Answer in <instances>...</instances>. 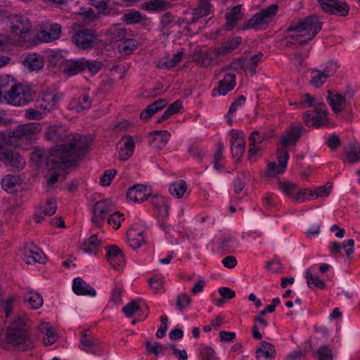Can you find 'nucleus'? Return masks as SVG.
Returning a JSON list of instances; mask_svg holds the SVG:
<instances>
[{
    "mask_svg": "<svg viewBox=\"0 0 360 360\" xmlns=\"http://www.w3.org/2000/svg\"><path fill=\"white\" fill-rule=\"evenodd\" d=\"M45 137L56 143H63L47 156L46 166L49 170L73 165L81 160L90 146V141L86 136L73 134L63 125L50 126L45 131Z\"/></svg>",
    "mask_w": 360,
    "mask_h": 360,
    "instance_id": "nucleus-1",
    "label": "nucleus"
},
{
    "mask_svg": "<svg viewBox=\"0 0 360 360\" xmlns=\"http://www.w3.org/2000/svg\"><path fill=\"white\" fill-rule=\"evenodd\" d=\"M322 22L316 15L307 16L298 22L291 25L288 28V32H294L295 34L290 35L289 38L295 41V44L304 46L311 40L321 30ZM294 44L293 41H287V45Z\"/></svg>",
    "mask_w": 360,
    "mask_h": 360,
    "instance_id": "nucleus-2",
    "label": "nucleus"
},
{
    "mask_svg": "<svg viewBox=\"0 0 360 360\" xmlns=\"http://www.w3.org/2000/svg\"><path fill=\"white\" fill-rule=\"evenodd\" d=\"M11 32L15 40L20 45L32 46L37 44L36 32L32 30L30 20L22 15H11L8 17Z\"/></svg>",
    "mask_w": 360,
    "mask_h": 360,
    "instance_id": "nucleus-3",
    "label": "nucleus"
},
{
    "mask_svg": "<svg viewBox=\"0 0 360 360\" xmlns=\"http://www.w3.org/2000/svg\"><path fill=\"white\" fill-rule=\"evenodd\" d=\"M8 343L20 350H26L32 347L31 335L25 321L22 317L15 319L6 332Z\"/></svg>",
    "mask_w": 360,
    "mask_h": 360,
    "instance_id": "nucleus-4",
    "label": "nucleus"
},
{
    "mask_svg": "<svg viewBox=\"0 0 360 360\" xmlns=\"http://www.w3.org/2000/svg\"><path fill=\"white\" fill-rule=\"evenodd\" d=\"M277 4H272L266 8L261 10L248 21L245 22L241 29L249 30L252 28H257L259 25L269 24L277 13Z\"/></svg>",
    "mask_w": 360,
    "mask_h": 360,
    "instance_id": "nucleus-5",
    "label": "nucleus"
},
{
    "mask_svg": "<svg viewBox=\"0 0 360 360\" xmlns=\"http://www.w3.org/2000/svg\"><path fill=\"white\" fill-rule=\"evenodd\" d=\"M8 103L14 105H25L33 99V91L31 89L22 84L14 85Z\"/></svg>",
    "mask_w": 360,
    "mask_h": 360,
    "instance_id": "nucleus-6",
    "label": "nucleus"
},
{
    "mask_svg": "<svg viewBox=\"0 0 360 360\" xmlns=\"http://www.w3.org/2000/svg\"><path fill=\"white\" fill-rule=\"evenodd\" d=\"M97 36L91 30L84 29L75 32L72 37V42L81 49H88L96 44Z\"/></svg>",
    "mask_w": 360,
    "mask_h": 360,
    "instance_id": "nucleus-7",
    "label": "nucleus"
},
{
    "mask_svg": "<svg viewBox=\"0 0 360 360\" xmlns=\"http://www.w3.org/2000/svg\"><path fill=\"white\" fill-rule=\"evenodd\" d=\"M322 10L330 14L338 13L341 16H345L349 13L348 5L340 0H317Z\"/></svg>",
    "mask_w": 360,
    "mask_h": 360,
    "instance_id": "nucleus-8",
    "label": "nucleus"
},
{
    "mask_svg": "<svg viewBox=\"0 0 360 360\" xmlns=\"http://www.w3.org/2000/svg\"><path fill=\"white\" fill-rule=\"evenodd\" d=\"M106 250V259L110 265L115 269H118L122 268L124 263V253L122 250L117 245H107Z\"/></svg>",
    "mask_w": 360,
    "mask_h": 360,
    "instance_id": "nucleus-9",
    "label": "nucleus"
},
{
    "mask_svg": "<svg viewBox=\"0 0 360 360\" xmlns=\"http://www.w3.org/2000/svg\"><path fill=\"white\" fill-rule=\"evenodd\" d=\"M41 127L38 123H27L18 126L11 132V136L18 139H30L31 136L39 132Z\"/></svg>",
    "mask_w": 360,
    "mask_h": 360,
    "instance_id": "nucleus-10",
    "label": "nucleus"
},
{
    "mask_svg": "<svg viewBox=\"0 0 360 360\" xmlns=\"http://www.w3.org/2000/svg\"><path fill=\"white\" fill-rule=\"evenodd\" d=\"M218 87L212 90V96H216L217 94L219 96H225L228 92L233 89L236 85V75L226 73L224 78L218 82Z\"/></svg>",
    "mask_w": 360,
    "mask_h": 360,
    "instance_id": "nucleus-11",
    "label": "nucleus"
},
{
    "mask_svg": "<svg viewBox=\"0 0 360 360\" xmlns=\"http://www.w3.org/2000/svg\"><path fill=\"white\" fill-rule=\"evenodd\" d=\"M306 129L300 124H293L281 136V143L285 146L295 145L300 139L301 134Z\"/></svg>",
    "mask_w": 360,
    "mask_h": 360,
    "instance_id": "nucleus-12",
    "label": "nucleus"
},
{
    "mask_svg": "<svg viewBox=\"0 0 360 360\" xmlns=\"http://www.w3.org/2000/svg\"><path fill=\"white\" fill-rule=\"evenodd\" d=\"M0 160L18 169H22L25 165L24 158L18 153L6 149L0 152Z\"/></svg>",
    "mask_w": 360,
    "mask_h": 360,
    "instance_id": "nucleus-13",
    "label": "nucleus"
},
{
    "mask_svg": "<svg viewBox=\"0 0 360 360\" xmlns=\"http://www.w3.org/2000/svg\"><path fill=\"white\" fill-rule=\"evenodd\" d=\"M327 101L335 114L342 111L346 105L345 96L335 91V90H328L327 91Z\"/></svg>",
    "mask_w": 360,
    "mask_h": 360,
    "instance_id": "nucleus-14",
    "label": "nucleus"
},
{
    "mask_svg": "<svg viewBox=\"0 0 360 360\" xmlns=\"http://www.w3.org/2000/svg\"><path fill=\"white\" fill-rule=\"evenodd\" d=\"M150 195L147 187L143 184H136L129 188L127 197L134 202L140 203L146 200Z\"/></svg>",
    "mask_w": 360,
    "mask_h": 360,
    "instance_id": "nucleus-15",
    "label": "nucleus"
},
{
    "mask_svg": "<svg viewBox=\"0 0 360 360\" xmlns=\"http://www.w3.org/2000/svg\"><path fill=\"white\" fill-rule=\"evenodd\" d=\"M119 144L122 146L119 150V158L120 160H128L133 154L135 143L133 137L130 135L124 136L120 141Z\"/></svg>",
    "mask_w": 360,
    "mask_h": 360,
    "instance_id": "nucleus-16",
    "label": "nucleus"
},
{
    "mask_svg": "<svg viewBox=\"0 0 360 360\" xmlns=\"http://www.w3.org/2000/svg\"><path fill=\"white\" fill-rule=\"evenodd\" d=\"M72 290L77 295H89L94 297L96 290L81 278H75L72 283Z\"/></svg>",
    "mask_w": 360,
    "mask_h": 360,
    "instance_id": "nucleus-17",
    "label": "nucleus"
},
{
    "mask_svg": "<svg viewBox=\"0 0 360 360\" xmlns=\"http://www.w3.org/2000/svg\"><path fill=\"white\" fill-rule=\"evenodd\" d=\"M276 356V350L273 345L263 341L256 350L257 360H272Z\"/></svg>",
    "mask_w": 360,
    "mask_h": 360,
    "instance_id": "nucleus-18",
    "label": "nucleus"
},
{
    "mask_svg": "<svg viewBox=\"0 0 360 360\" xmlns=\"http://www.w3.org/2000/svg\"><path fill=\"white\" fill-rule=\"evenodd\" d=\"M241 8L242 5H237L226 13V27L227 29H232L240 20L243 19V13L241 12Z\"/></svg>",
    "mask_w": 360,
    "mask_h": 360,
    "instance_id": "nucleus-19",
    "label": "nucleus"
},
{
    "mask_svg": "<svg viewBox=\"0 0 360 360\" xmlns=\"http://www.w3.org/2000/svg\"><path fill=\"white\" fill-rule=\"evenodd\" d=\"M14 85L15 84L9 75H4L0 76V101H2L3 99L8 101Z\"/></svg>",
    "mask_w": 360,
    "mask_h": 360,
    "instance_id": "nucleus-20",
    "label": "nucleus"
},
{
    "mask_svg": "<svg viewBox=\"0 0 360 360\" xmlns=\"http://www.w3.org/2000/svg\"><path fill=\"white\" fill-rule=\"evenodd\" d=\"M167 105L165 99H159L148 105V107L140 114V118L143 120H148L158 111L162 110Z\"/></svg>",
    "mask_w": 360,
    "mask_h": 360,
    "instance_id": "nucleus-21",
    "label": "nucleus"
},
{
    "mask_svg": "<svg viewBox=\"0 0 360 360\" xmlns=\"http://www.w3.org/2000/svg\"><path fill=\"white\" fill-rule=\"evenodd\" d=\"M304 122L307 127H314L319 128L321 126L326 125L328 122L326 120V115H311L309 111L304 113Z\"/></svg>",
    "mask_w": 360,
    "mask_h": 360,
    "instance_id": "nucleus-22",
    "label": "nucleus"
},
{
    "mask_svg": "<svg viewBox=\"0 0 360 360\" xmlns=\"http://www.w3.org/2000/svg\"><path fill=\"white\" fill-rule=\"evenodd\" d=\"M242 39L240 37H236L230 39L223 43L221 46L217 47V53L221 56L226 55L235 50L241 43Z\"/></svg>",
    "mask_w": 360,
    "mask_h": 360,
    "instance_id": "nucleus-23",
    "label": "nucleus"
},
{
    "mask_svg": "<svg viewBox=\"0 0 360 360\" xmlns=\"http://www.w3.org/2000/svg\"><path fill=\"white\" fill-rule=\"evenodd\" d=\"M170 7V4L167 0H150L146 2L142 8L148 11L163 12Z\"/></svg>",
    "mask_w": 360,
    "mask_h": 360,
    "instance_id": "nucleus-24",
    "label": "nucleus"
},
{
    "mask_svg": "<svg viewBox=\"0 0 360 360\" xmlns=\"http://www.w3.org/2000/svg\"><path fill=\"white\" fill-rule=\"evenodd\" d=\"M23 63L30 71L39 70L44 65L42 58L37 53L27 55L25 58Z\"/></svg>",
    "mask_w": 360,
    "mask_h": 360,
    "instance_id": "nucleus-25",
    "label": "nucleus"
},
{
    "mask_svg": "<svg viewBox=\"0 0 360 360\" xmlns=\"http://www.w3.org/2000/svg\"><path fill=\"white\" fill-rule=\"evenodd\" d=\"M127 241L129 246L136 250L140 248L144 243L143 232H137L136 230L131 229L127 233Z\"/></svg>",
    "mask_w": 360,
    "mask_h": 360,
    "instance_id": "nucleus-26",
    "label": "nucleus"
},
{
    "mask_svg": "<svg viewBox=\"0 0 360 360\" xmlns=\"http://www.w3.org/2000/svg\"><path fill=\"white\" fill-rule=\"evenodd\" d=\"M84 58L70 61L63 69V72L70 75H75L84 71Z\"/></svg>",
    "mask_w": 360,
    "mask_h": 360,
    "instance_id": "nucleus-27",
    "label": "nucleus"
},
{
    "mask_svg": "<svg viewBox=\"0 0 360 360\" xmlns=\"http://www.w3.org/2000/svg\"><path fill=\"white\" fill-rule=\"evenodd\" d=\"M91 105V101L87 94L81 95L77 101H72L70 106L77 112H80L84 110L89 109Z\"/></svg>",
    "mask_w": 360,
    "mask_h": 360,
    "instance_id": "nucleus-28",
    "label": "nucleus"
},
{
    "mask_svg": "<svg viewBox=\"0 0 360 360\" xmlns=\"http://www.w3.org/2000/svg\"><path fill=\"white\" fill-rule=\"evenodd\" d=\"M345 158L350 164L360 161V144L350 143L349 150L345 153Z\"/></svg>",
    "mask_w": 360,
    "mask_h": 360,
    "instance_id": "nucleus-29",
    "label": "nucleus"
},
{
    "mask_svg": "<svg viewBox=\"0 0 360 360\" xmlns=\"http://www.w3.org/2000/svg\"><path fill=\"white\" fill-rule=\"evenodd\" d=\"M101 245V241L98 240L97 236L94 234L91 235L88 240L84 241L80 249L88 253H96V248Z\"/></svg>",
    "mask_w": 360,
    "mask_h": 360,
    "instance_id": "nucleus-30",
    "label": "nucleus"
},
{
    "mask_svg": "<svg viewBox=\"0 0 360 360\" xmlns=\"http://www.w3.org/2000/svg\"><path fill=\"white\" fill-rule=\"evenodd\" d=\"M328 77L321 70L313 69L311 71V80L309 83L316 88L321 87L326 82Z\"/></svg>",
    "mask_w": 360,
    "mask_h": 360,
    "instance_id": "nucleus-31",
    "label": "nucleus"
},
{
    "mask_svg": "<svg viewBox=\"0 0 360 360\" xmlns=\"http://www.w3.org/2000/svg\"><path fill=\"white\" fill-rule=\"evenodd\" d=\"M138 43L134 39H124L122 41L118 44L117 50L120 53L124 54H129L132 51L137 48Z\"/></svg>",
    "mask_w": 360,
    "mask_h": 360,
    "instance_id": "nucleus-32",
    "label": "nucleus"
},
{
    "mask_svg": "<svg viewBox=\"0 0 360 360\" xmlns=\"http://www.w3.org/2000/svg\"><path fill=\"white\" fill-rule=\"evenodd\" d=\"M25 301H27L33 309H39L43 304L42 297L37 292H30L25 295Z\"/></svg>",
    "mask_w": 360,
    "mask_h": 360,
    "instance_id": "nucleus-33",
    "label": "nucleus"
},
{
    "mask_svg": "<svg viewBox=\"0 0 360 360\" xmlns=\"http://www.w3.org/2000/svg\"><path fill=\"white\" fill-rule=\"evenodd\" d=\"M112 210L110 202L108 199L97 202L93 209V212H96L97 214L105 217L109 212Z\"/></svg>",
    "mask_w": 360,
    "mask_h": 360,
    "instance_id": "nucleus-34",
    "label": "nucleus"
},
{
    "mask_svg": "<svg viewBox=\"0 0 360 360\" xmlns=\"http://www.w3.org/2000/svg\"><path fill=\"white\" fill-rule=\"evenodd\" d=\"M186 184L184 181H181L179 182L172 183L169 188V193L177 198H181L186 191Z\"/></svg>",
    "mask_w": 360,
    "mask_h": 360,
    "instance_id": "nucleus-35",
    "label": "nucleus"
},
{
    "mask_svg": "<svg viewBox=\"0 0 360 360\" xmlns=\"http://www.w3.org/2000/svg\"><path fill=\"white\" fill-rule=\"evenodd\" d=\"M46 256L41 250H30L28 251V255L26 256V263L28 264H34V263H41L43 264L45 262Z\"/></svg>",
    "mask_w": 360,
    "mask_h": 360,
    "instance_id": "nucleus-36",
    "label": "nucleus"
},
{
    "mask_svg": "<svg viewBox=\"0 0 360 360\" xmlns=\"http://www.w3.org/2000/svg\"><path fill=\"white\" fill-rule=\"evenodd\" d=\"M109 37L112 41H122L126 37V30L124 27L114 26L109 30Z\"/></svg>",
    "mask_w": 360,
    "mask_h": 360,
    "instance_id": "nucleus-37",
    "label": "nucleus"
},
{
    "mask_svg": "<svg viewBox=\"0 0 360 360\" xmlns=\"http://www.w3.org/2000/svg\"><path fill=\"white\" fill-rule=\"evenodd\" d=\"M20 184V179L17 176L6 175L1 179V186L5 191L15 188Z\"/></svg>",
    "mask_w": 360,
    "mask_h": 360,
    "instance_id": "nucleus-38",
    "label": "nucleus"
},
{
    "mask_svg": "<svg viewBox=\"0 0 360 360\" xmlns=\"http://www.w3.org/2000/svg\"><path fill=\"white\" fill-rule=\"evenodd\" d=\"M82 347L81 349L86 352H91L95 354L96 348L99 345V342L94 338H81L80 340Z\"/></svg>",
    "mask_w": 360,
    "mask_h": 360,
    "instance_id": "nucleus-39",
    "label": "nucleus"
},
{
    "mask_svg": "<svg viewBox=\"0 0 360 360\" xmlns=\"http://www.w3.org/2000/svg\"><path fill=\"white\" fill-rule=\"evenodd\" d=\"M210 0H199V5L195 9V15L197 18H202L207 15L211 11Z\"/></svg>",
    "mask_w": 360,
    "mask_h": 360,
    "instance_id": "nucleus-40",
    "label": "nucleus"
},
{
    "mask_svg": "<svg viewBox=\"0 0 360 360\" xmlns=\"http://www.w3.org/2000/svg\"><path fill=\"white\" fill-rule=\"evenodd\" d=\"M278 186L283 193L292 197V199L294 197L293 194L297 193L299 189L295 184L291 182L279 181Z\"/></svg>",
    "mask_w": 360,
    "mask_h": 360,
    "instance_id": "nucleus-41",
    "label": "nucleus"
},
{
    "mask_svg": "<svg viewBox=\"0 0 360 360\" xmlns=\"http://www.w3.org/2000/svg\"><path fill=\"white\" fill-rule=\"evenodd\" d=\"M317 360H333L332 349L328 345H321L316 353Z\"/></svg>",
    "mask_w": 360,
    "mask_h": 360,
    "instance_id": "nucleus-42",
    "label": "nucleus"
},
{
    "mask_svg": "<svg viewBox=\"0 0 360 360\" xmlns=\"http://www.w3.org/2000/svg\"><path fill=\"white\" fill-rule=\"evenodd\" d=\"M84 71L87 70L91 75H94L98 73L103 66L101 62L95 60H86L84 58Z\"/></svg>",
    "mask_w": 360,
    "mask_h": 360,
    "instance_id": "nucleus-43",
    "label": "nucleus"
},
{
    "mask_svg": "<svg viewBox=\"0 0 360 360\" xmlns=\"http://www.w3.org/2000/svg\"><path fill=\"white\" fill-rule=\"evenodd\" d=\"M229 67L232 68L237 71L243 70L246 72L249 67L248 60L244 57H240L237 58H234L232 62L229 64Z\"/></svg>",
    "mask_w": 360,
    "mask_h": 360,
    "instance_id": "nucleus-44",
    "label": "nucleus"
},
{
    "mask_svg": "<svg viewBox=\"0 0 360 360\" xmlns=\"http://www.w3.org/2000/svg\"><path fill=\"white\" fill-rule=\"evenodd\" d=\"M232 156L238 160L243 155L245 150V142L244 139H240L238 142L231 143Z\"/></svg>",
    "mask_w": 360,
    "mask_h": 360,
    "instance_id": "nucleus-45",
    "label": "nucleus"
},
{
    "mask_svg": "<svg viewBox=\"0 0 360 360\" xmlns=\"http://www.w3.org/2000/svg\"><path fill=\"white\" fill-rule=\"evenodd\" d=\"M276 158L281 172H284L287 167L288 160L289 159V153L286 149L283 148H278L276 152Z\"/></svg>",
    "mask_w": 360,
    "mask_h": 360,
    "instance_id": "nucleus-46",
    "label": "nucleus"
},
{
    "mask_svg": "<svg viewBox=\"0 0 360 360\" xmlns=\"http://www.w3.org/2000/svg\"><path fill=\"white\" fill-rule=\"evenodd\" d=\"M201 360H219L214 350L208 346L201 345L200 347Z\"/></svg>",
    "mask_w": 360,
    "mask_h": 360,
    "instance_id": "nucleus-47",
    "label": "nucleus"
},
{
    "mask_svg": "<svg viewBox=\"0 0 360 360\" xmlns=\"http://www.w3.org/2000/svg\"><path fill=\"white\" fill-rule=\"evenodd\" d=\"M42 100L47 103V104H46L44 106L43 105V104L41 103L40 105L41 107H43L44 110H47L48 111H51V110H53L56 103H58V100H59V98L57 95L56 94H45L44 96L43 97Z\"/></svg>",
    "mask_w": 360,
    "mask_h": 360,
    "instance_id": "nucleus-48",
    "label": "nucleus"
},
{
    "mask_svg": "<svg viewBox=\"0 0 360 360\" xmlns=\"http://www.w3.org/2000/svg\"><path fill=\"white\" fill-rule=\"evenodd\" d=\"M143 19L139 11H131L123 15V20L126 24H134L140 22Z\"/></svg>",
    "mask_w": 360,
    "mask_h": 360,
    "instance_id": "nucleus-49",
    "label": "nucleus"
},
{
    "mask_svg": "<svg viewBox=\"0 0 360 360\" xmlns=\"http://www.w3.org/2000/svg\"><path fill=\"white\" fill-rule=\"evenodd\" d=\"M306 278L307 280V285L310 288H312V285L321 289H323L326 287V283L323 280H321L317 276H313V274L309 271L307 272Z\"/></svg>",
    "mask_w": 360,
    "mask_h": 360,
    "instance_id": "nucleus-50",
    "label": "nucleus"
},
{
    "mask_svg": "<svg viewBox=\"0 0 360 360\" xmlns=\"http://www.w3.org/2000/svg\"><path fill=\"white\" fill-rule=\"evenodd\" d=\"M182 108V103L180 100H177L171 104L162 115V120H167L174 114L178 112Z\"/></svg>",
    "mask_w": 360,
    "mask_h": 360,
    "instance_id": "nucleus-51",
    "label": "nucleus"
},
{
    "mask_svg": "<svg viewBox=\"0 0 360 360\" xmlns=\"http://www.w3.org/2000/svg\"><path fill=\"white\" fill-rule=\"evenodd\" d=\"M182 53L178 52L173 55L172 58L170 59H167L166 61L162 62L159 65V67L160 68H166V69H170L173 67H174L177 63H179L182 58Z\"/></svg>",
    "mask_w": 360,
    "mask_h": 360,
    "instance_id": "nucleus-52",
    "label": "nucleus"
},
{
    "mask_svg": "<svg viewBox=\"0 0 360 360\" xmlns=\"http://www.w3.org/2000/svg\"><path fill=\"white\" fill-rule=\"evenodd\" d=\"M41 214H44V215L51 216L55 214L57 210L56 201L54 198H50L47 200L46 206L41 207Z\"/></svg>",
    "mask_w": 360,
    "mask_h": 360,
    "instance_id": "nucleus-53",
    "label": "nucleus"
},
{
    "mask_svg": "<svg viewBox=\"0 0 360 360\" xmlns=\"http://www.w3.org/2000/svg\"><path fill=\"white\" fill-rule=\"evenodd\" d=\"M220 56L221 55L217 53V48L214 49L213 51L206 52L202 57V65L205 66L214 65V61Z\"/></svg>",
    "mask_w": 360,
    "mask_h": 360,
    "instance_id": "nucleus-54",
    "label": "nucleus"
},
{
    "mask_svg": "<svg viewBox=\"0 0 360 360\" xmlns=\"http://www.w3.org/2000/svg\"><path fill=\"white\" fill-rule=\"evenodd\" d=\"M139 301L134 300L122 308V311L127 317H131L137 311L140 310Z\"/></svg>",
    "mask_w": 360,
    "mask_h": 360,
    "instance_id": "nucleus-55",
    "label": "nucleus"
},
{
    "mask_svg": "<svg viewBox=\"0 0 360 360\" xmlns=\"http://www.w3.org/2000/svg\"><path fill=\"white\" fill-rule=\"evenodd\" d=\"M314 196V193L311 190L302 189L299 190L297 193L294 195L293 200L296 202H302L305 199H309V197Z\"/></svg>",
    "mask_w": 360,
    "mask_h": 360,
    "instance_id": "nucleus-56",
    "label": "nucleus"
},
{
    "mask_svg": "<svg viewBox=\"0 0 360 360\" xmlns=\"http://www.w3.org/2000/svg\"><path fill=\"white\" fill-rule=\"evenodd\" d=\"M123 214L120 212H115L113 214H110L108 219V223L109 224H113L114 229L115 230L118 229L120 227L121 222L124 221Z\"/></svg>",
    "mask_w": 360,
    "mask_h": 360,
    "instance_id": "nucleus-57",
    "label": "nucleus"
},
{
    "mask_svg": "<svg viewBox=\"0 0 360 360\" xmlns=\"http://www.w3.org/2000/svg\"><path fill=\"white\" fill-rule=\"evenodd\" d=\"M191 301V300L187 294L181 293L176 297V307L179 310H182L190 305Z\"/></svg>",
    "mask_w": 360,
    "mask_h": 360,
    "instance_id": "nucleus-58",
    "label": "nucleus"
},
{
    "mask_svg": "<svg viewBox=\"0 0 360 360\" xmlns=\"http://www.w3.org/2000/svg\"><path fill=\"white\" fill-rule=\"evenodd\" d=\"M219 248L221 250H227L232 247L236 242V239L232 236H221L219 238Z\"/></svg>",
    "mask_w": 360,
    "mask_h": 360,
    "instance_id": "nucleus-59",
    "label": "nucleus"
},
{
    "mask_svg": "<svg viewBox=\"0 0 360 360\" xmlns=\"http://www.w3.org/2000/svg\"><path fill=\"white\" fill-rule=\"evenodd\" d=\"M263 56V53L262 52H259L258 53L251 56L249 60V67L251 72V76L255 75L257 72V67L259 61Z\"/></svg>",
    "mask_w": 360,
    "mask_h": 360,
    "instance_id": "nucleus-60",
    "label": "nucleus"
},
{
    "mask_svg": "<svg viewBox=\"0 0 360 360\" xmlns=\"http://www.w3.org/2000/svg\"><path fill=\"white\" fill-rule=\"evenodd\" d=\"M268 139V136L263 133L260 134L257 130H255L251 133L250 136V145H257L262 143Z\"/></svg>",
    "mask_w": 360,
    "mask_h": 360,
    "instance_id": "nucleus-61",
    "label": "nucleus"
},
{
    "mask_svg": "<svg viewBox=\"0 0 360 360\" xmlns=\"http://www.w3.org/2000/svg\"><path fill=\"white\" fill-rule=\"evenodd\" d=\"M116 174V170L110 169L104 172L100 179V184L103 186H109Z\"/></svg>",
    "mask_w": 360,
    "mask_h": 360,
    "instance_id": "nucleus-62",
    "label": "nucleus"
},
{
    "mask_svg": "<svg viewBox=\"0 0 360 360\" xmlns=\"http://www.w3.org/2000/svg\"><path fill=\"white\" fill-rule=\"evenodd\" d=\"M91 4L99 9L100 12H101L104 15H108L110 13V9L108 6V4L104 0H90Z\"/></svg>",
    "mask_w": 360,
    "mask_h": 360,
    "instance_id": "nucleus-63",
    "label": "nucleus"
},
{
    "mask_svg": "<svg viewBox=\"0 0 360 360\" xmlns=\"http://www.w3.org/2000/svg\"><path fill=\"white\" fill-rule=\"evenodd\" d=\"M245 180V177L243 174L241 175V176H238L233 180V186L234 188V192L236 194L240 193L244 189L246 185Z\"/></svg>",
    "mask_w": 360,
    "mask_h": 360,
    "instance_id": "nucleus-64",
    "label": "nucleus"
}]
</instances>
